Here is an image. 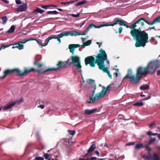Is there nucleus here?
<instances>
[{
	"label": "nucleus",
	"instance_id": "29",
	"mask_svg": "<svg viewBox=\"0 0 160 160\" xmlns=\"http://www.w3.org/2000/svg\"><path fill=\"white\" fill-rule=\"evenodd\" d=\"M86 2L84 0H83L82 1L79 2H78L77 3L75 6H81L82 5L85 4Z\"/></svg>",
	"mask_w": 160,
	"mask_h": 160
},
{
	"label": "nucleus",
	"instance_id": "20",
	"mask_svg": "<svg viewBox=\"0 0 160 160\" xmlns=\"http://www.w3.org/2000/svg\"><path fill=\"white\" fill-rule=\"evenodd\" d=\"M102 26H96L93 24L91 23L89 25L86 29L87 31L88 32L89 30L93 27H94L95 28H100L102 27Z\"/></svg>",
	"mask_w": 160,
	"mask_h": 160
},
{
	"label": "nucleus",
	"instance_id": "6",
	"mask_svg": "<svg viewBox=\"0 0 160 160\" xmlns=\"http://www.w3.org/2000/svg\"><path fill=\"white\" fill-rule=\"evenodd\" d=\"M70 59L71 60V61H69V64L73 65L75 67L78 72L79 73L81 72L82 66L81 65L80 57L78 56H72L71 57V59Z\"/></svg>",
	"mask_w": 160,
	"mask_h": 160
},
{
	"label": "nucleus",
	"instance_id": "2",
	"mask_svg": "<svg viewBox=\"0 0 160 160\" xmlns=\"http://www.w3.org/2000/svg\"><path fill=\"white\" fill-rule=\"evenodd\" d=\"M132 28L130 34L134 39L135 38L137 41L135 46L137 47H144L146 43L148 42V34L144 31L141 32L140 28L138 29Z\"/></svg>",
	"mask_w": 160,
	"mask_h": 160
},
{
	"label": "nucleus",
	"instance_id": "19",
	"mask_svg": "<svg viewBox=\"0 0 160 160\" xmlns=\"http://www.w3.org/2000/svg\"><path fill=\"white\" fill-rule=\"evenodd\" d=\"M28 40H25L24 42H22L21 41L18 42L17 43V44L18 45V48L19 50H21L23 48L24 46L22 44L25 43L26 42L28 41Z\"/></svg>",
	"mask_w": 160,
	"mask_h": 160
},
{
	"label": "nucleus",
	"instance_id": "64",
	"mask_svg": "<svg viewBox=\"0 0 160 160\" xmlns=\"http://www.w3.org/2000/svg\"><path fill=\"white\" fill-rule=\"evenodd\" d=\"M157 137L159 139H160V133H158L157 135Z\"/></svg>",
	"mask_w": 160,
	"mask_h": 160
},
{
	"label": "nucleus",
	"instance_id": "38",
	"mask_svg": "<svg viewBox=\"0 0 160 160\" xmlns=\"http://www.w3.org/2000/svg\"><path fill=\"white\" fill-rule=\"evenodd\" d=\"M10 46H11V44L10 45H4L2 44L0 49L1 50V49H4L5 48L8 47Z\"/></svg>",
	"mask_w": 160,
	"mask_h": 160
},
{
	"label": "nucleus",
	"instance_id": "32",
	"mask_svg": "<svg viewBox=\"0 0 160 160\" xmlns=\"http://www.w3.org/2000/svg\"><path fill=\"white\" fill-rule=\"evenodd\" d=\"M23 102V99L22 98H21V99H19V100H17L16 101L14 102H15V104L16 103H17L18 104H20L21 103H22Z\"/></svg>",
	"mask_w": 160,
	"mask_h": 160
},
{
	"label": "nucleus",
	"instance_id": "31",
	"mask_svg": "<svg viewBox=\"0 0 160 160\" xmlns=\"http://www.w3.org/2000/svg\"><path fill=\"white\" fill-rule=\"evenodd\" d=\"M143 105V103L142 102H138L135 103L133 104V105L137 106L138 107L142 106Z\"/></svg>",
	"mask_w": 160,
	"mask_h": 160
},
{
	"label": "nucleus",
	"instance_id": "22",
	"mask_svg": "<svg viewBox=\"0 0 160 160\" xmlns=\"http://www.w3.org/2000/svg\"><path fill=\"white\" fill-rule=\"evenodd\" d=\"M58 38H57V40L58 41L59 44H60L61 42V40H60V38H62L63 37L66 36L65 35V34H64V32L61 33L60 34H58Z\"/></svg>",
	"mask_w": 160,
	"mask_h": 160
},
{
	"label": "nucleus",
	"instance_id": "49",
	"mask_svg": "<svg viewBox=\"0 0 160 160\" xmlns=\"http://www.w3.org/2000/svg\"><path fill=\"white\" fill-rule=\"evenodd\" d=\"M13 45V46L12 47L13 48H18V45L17 44V43L13 44H11V45Z\"/></svg>",
	"mask_w": 160,
	"mask_h": 160
},
{
	"label": "nucleus",
	"instance_id": "58",
	"mask_svg": "<svg viewBox=\"0 0 160 160\" xmlns=\"http://www.w3.org/2000/svg\"><path fill=\"white\" fill-rule=\"evenodd\" d=\"M95 153H96V154H97V156H98L99 157V153L98 151H96L95 152Z\"/></svg>",
	"mask_w": 160,
	"mask_h": 160
},
{
	"label": "nucleus",
	"instance_id": "15",
	"mask_svg": "<svg viewBox=\"0 0 160 160\" xmlns=\"http://www.w3.org/2000/svg\"><path fill=\"white\" fill-rule=\"evenodd\" d=\"M15 104V103L13 102H10L8 104L4 106L2 108L3 110H6L11 108L12 107L14 106Z\"/></svg>",
	"mask_w": 160,
	"mask_h": 160
},
{
	"label": "nucleus",
	"instance_id": "59",
	"mask_svg": "<svg viewBox=\"0 0 160 160\" xmlns=\"http://www.w3.org/2000/svg\"><path fill=\"white\" fill-rule=\"evenodd\" d=\"M151 98V96L150 95L148 96L146 98L144 99V100H147L149 99H150Z\"/></svg>",
	"mask_w": 160,
	"mask_h": 160
},
{
	"label": "nucleus",
	"instance_id": "55",
	"mask_svg": "<svg viewBox=\"0 0 160 160\" xmlns=\"http://www.w3.org/2000/svg\"><path fill=\"white\" fill-rule=\"evenodd\" d=\"M152 132L151 131H149L147 132V135L150 136L152 135Z\"/></svg>",
	"mask_w": 160,
	"mask_h": 160
},
{
	"label": "nucleus",
	"instance_id": "12",
	"mask_svg": "<svg viewBox=\"0 0 160 160\" xmlns=\"http://www.w3.org/2000/svg\"><path fill=\"white\" fill-rule=\"evenodd\" d=\"M127 23L123 20H120L117 19L113 23L112 25H115L118 24H119L120 26L124 25L127 28H130V26L127 25Z\"/></svg>",
	"mask_w": 160,
	"mask_h": 160
},
{
	"label": "nucleus",
	"instance_id": "43",
	"mask_svg": "<svg viewBox=\"0 0 160 160\" xmlns=\"http://www.w3.org/2000/svg\"><path fill=\"white\" fill-rule=\"evenodd\" d=\"M91 155H92L91 153H89V152H88L87 153H86L85 155L82 156V157L85 158L86 157H87L88 156L90 157V156H91Z\"/></svg>",
	"mask_w": 160,
	"mask_h": 160
},
{
	"label": "nucleus",
	"instance_id": "37",
	"mask_svg": "<svg viewBox=\"0 0 160 160\" xmlns=\"http://www.w3.org/2000/svg\"><path fill=\"white\" fill-rule=\"evenodd\" d=\"M155 138H151L149 141L148 142V144H150L152 143L153 142L155 141Z\"/></svg>",
	"mask_w": 160,
	"mask_h": 160
},
{
	"label": "nucleus",
	"instance_id": "50",
	"mask_svg": "<svg viewBox=\"0 0 160 160\" xmlns=\"http://www.w3.org/2000/svg\"><path fill=\"white\" fill-rule=\"evenodd\" d=\"M41 7L42 8L44 9H47V8L50 7V5H41Z\"/></svg>",
	"mask_w": 160,
	"mask_h": 160
},
{
	"label": "nucleus",
	"instance_id": "40",
	"mask_svg": "<svg viewBox=\"0 0 160 160\" xmlns=\"http://www.w3.org/2000/svg\"><path fill=\"white\" fill-rule=\"evenodd\" d=\"M76 1H77V0H74V1H71L70 2H62L61 3L62 4L66 5L67 4L72 3L73 2H76Z\"/></svg>",
	"mask_w": 160,
	"mask_h": 160
},
{
	"label": "nucleus",
	"instance_id": "47",
	"mask_svg": "<svg viewBox=\"0 0 160 160\" xmlns=\"http://www.w3.org/2000/svg\"><path fill=\"white\" fill-rule=\"evenodd\" d=\"M86 160H97V158L95 157H92L90 158H87Z\"/></svg>",
	"mask_w": 160,
	"mask_h": 160
},
{
	"label": "nucleus",
	"instance_id": "7",
	"mask_svg": "<svg viewBox=\"0 0 160 160\" xmlns=\"http://www.w3.org/2000/svg\"><path fill=\"white\" fill-rule=\"evenodd\" d=\"M148 73L147 69L146 67H138L137 70L136 80L138 81V83L142 77L143 76L145 77Z\"/></svg>",
	"mask_w": 160,
	"mask_h": 160
},
{
	"label": "nucleus",
	"instance_id": "10",
	"mask_svg": "<svg viewBox=\"0 0 160 160\" xmlns=\"http://www.w3.org/2000/svg\"><path fill=\"white\" fill-rule=\"evenodd\" d=\"M132 73V71L131 69L128 70V72L127 75L124 78L126 79H127V78H129L130 79V81L131 82L133 81L136 83H138V81L136 80V76L133 75Z\"/></svg>",
	"mask_w": 160,
	"mask_h": 160
},
{
	"label": "nucleus",
	"instance_id": "28",
	"mask_svg": "<svg viewBox=\"0 0 160 160\" xmlns=\"http://www.w3.org/2000/svg\"><path fill=\"white\" fill-rule=\"evenodd\" d=\"M15 30V27L14 25L11 26L9 29L8 31L7 32L9 33H11L13 32Z\"/></svg>",
	"mask_w": 160,
	"mask_h": 160
},
{
	"label": "nucleus",
	"instance_id": "24",
	"mask_svg": "<svg viewBox=\"0 0 160 160\" xmlns=\"http://www.w3.org/2000/svg\"><path fill=\"white\" fill-rule=\"evenodd\" d=\"M149 85L147 84L142 85L140 87V89L142 90L148 89L149 88Z\"/></svg>",
	"mask_w": 160,
	"mask_h": 160
},
{
	"label": "nucleus",
	"instance_id": "27",
	"mask_svg": "<svg viewBox=\"0 0 160 160\" xmlns=\"http://www.w3.org/2000/svg\"><path fill=\"white\" fill-rule=\"evenodd\" d=\"M44 10H43L39 8H37L32 12V13H33L36 12H38L40 13H42L43 12H44Z\"/></svg>",
	"mask_w": 160,
	"mask_h": 160
},
{
	"label": "nucleus",
	"instance_id": "57",
	"mask_svg": "<svg viewBox=\"0 0 160 160\" xmlns=\"http://www.w3.org/2000/svg\"><path fill=\"white\" fill-rule=\"evenodd\" d=\"M155 125V124L154 122H152V123H151V124H150L149 125V127L150 128H152V127L154 125Z\"/></svg>",
	"mask_w": 160,
	"mask_h": 160
},
{
	"label": "nucleus",
	"instance_id": "45",
	"mask_svg": "<svg viewBox=\"0 0 160 160\" xmlns=\"http://www.w3.org/2000/svg\"><path fill=\"white\" fill-rule=\"evenodd\" d=\"M88 32V31H87V29H86V30L85 31H84V32H82V33L79 32V34H80V35H86Z\"/></svg>",
	"mask_w": 160,
	"mask_h": 160
},
{
	"label": "nucleus",
	"instance_id": "33",
	"mask_svg": "<svg viewBox=\"0 0 160 160\" xmlns=\"http://www.w3.org/2000/svg\"><path fill=\"white\" fill-rule=\"evenodd\" d=\"M36 40V41L37 42L39 45L41 46H46L45 45V43L43 44H42V41L41 40Z\"/></svg>",
	"mask_w": 160,
	"mask_h": 160
},
{
	"label": "nucleus",
	"instance_id": "42",
	"mask_svg": "<svg viewBox=\"0 0 160 160\" xmlns=\"http://www.w3.org/2000/svg\"><path fill=\"white\" fill-rule=\"evenodd\" d=\"M113 23L109 24V23H105L103 25H100V26H101L102 27H103V26H113L114 25H112Z\"/></svg>",
	"mask_w": 160,
	"mask_h": 160
},
{
	"label": "nucleus",
	"instance_id": "26",
	"mask_svg": "<svg viewBox=\"0 0 160 160\" xmlns=\"http://www.w3.org/2000/svg\"><path fill=\"white\" fill-rule=\"evenodd\" d=\"M92 43V41L91 40H89L87 41L86 42H84L83 43V44L81 46V47H82L84 46V47H85L86 46H88L90 45Z\"/></svg>",
	"mask_w": 160,
	"mask_h": 160
},
{
	"label": "nucleus",
	"instance_id": "1",
	"mask_svg": "<svg viewBox=\"0 0 160 160\" xmlns=\"http://www.w3.org/2000/svg\"><path fill=\"white\" fill-rule=\"evenodd\" d=\"M96 60L95 62V58L92 56H88L85 59V64L86 66L89 64L90 66L92 67L95 66L96 63H97L99 69L102 70L104 72H106L109 78H112V75L110 74L108 71V68L109 66V61H107V65L105 67L104 65V62L107 58V55L105 51L102 49H100L99 53L96 57Z\"/></svg>",
	"mask_w": 160,
	"mask_h": 160
},
{
	"label": "nucleus",
	"instance_id": "36",
	"mask_svg": "<svg viewBox=\"0 0 160 160\" xmlns=\"http://www.w3.org/2000/svg\"><path fill=\"white\" fill-rule=\"evenodd\" d=\"M8 20L6 16H4L2 18V20L3 21V24H5L7 22Z\"/></svg>",
	"mask_w": 160,
	"mask_h": 160
},
{
	"label": "nucleus",
	"instance_id": "54",
	"mask_svg": "<svg viewBox=\"0 0 160 160\" xmlns=\"http://www.w3.org/2000/svg\"><path fill=\"white\" fill-rule=\"evenodd\" d=\"M134 144V142H129V143H127V145L129 146V145H133Z\"/></svg>",
	"mask_w": 160,
	"mask_h": 160
},
{
	"label": "nucleus",
	"instance_id": "63",
	"mask_svg": "<svg viewBox=\"0 0 160 160\" xmlns=\"http://www.w3.org/2000/svg\"><path fill=\"white\" fill-rule=\"evenodd\" d=\"M48 14H53V12L52 11H48L47 12Z\"/></svg>",
	"mask_w": 160,
	"mask_h": 160
},
{
	"label": "nucleus",
	"instance_id": "61",
	"mask_svg": "<svg viewBox=\"0 0 160 160\" xmlns=\"http://www.w3.org/2000/svg\"><path fill=\"white\" fill-rule=\"evenodd\" d=\"M53 14H57L58 13V12L57 11H53Z\"/></svg>",
	"mask_w": 160,
	"mask_h": 160
},
{
	"label": "nucleus",
	"instance_id": "17",
	"mask_svg": "<svg viewBox=\"0 0 160 160\" xmlns=\"http://www.w3.org/2000/svg\"><path fill=\"white\" fill-rule=\"evenodd\" d=\"M96 112H98V109L97 108H95L91 110L87 109L84 111L85 114L88 115Z\"/></svg>",
	"mask_w": 160,
	"mask_h": 160
},
{
	"label": "nucleus",
	"instance_id": "3",
	"mask_svg": "<svg viewBox=\"0 0 160 160\" xmlns=\"http://www.w3.org/2000/svg\"><path fill=\"white\" fill-rule=\"evenodd\" d=\"M113 86V84L108 85L106 88H103L101 92L97 93L93 98L91 96H90L89 98L90 101H88V102L90 103L98 102L99 100L104 96L107 91H109L110 90V88H112L114 87Z\"/></svg>",
	"mask_w": 160,
	"mask_h": 160
},
{
	"label": "nucleus",
	"instance_id": "21",
	"mask_svg": "<svg viewBox=\"0 0 160 160\" xmlns=\"http://www.w3.org/2000/svg\"><path fill=\"white\" fill-rule=\"evenodd\" d=\"M96 147L95 145L94 144H92L88 150L87 152L89 153H91V152L93 151L95 149Z\"/></svg>",
	"mask_w": 160,
	"mask_h": 160
},
{
	"label": "nucleus",
	"instance_id": "56",
	"mask_svg": "<svg viewBox=\"0 0 160 160\" xmlns=\"http://www.w3.org/2000/svg\"><path fill=\"white\" fill-rule=\"evenodd\" d=\"M87 38H81V39L82 40V42H84L85 41V40Z\"/></svg>",
	"mask_w": 160,
	"mask_h": 160
},
{
	"label": "nucleus",
	"instance_id": "11",
	"mask_svg": "<svg viewBox=\"0 0 160 160\" xmlns=\"http://www.w3.org/2000/svg\"><path fill=\"white\" fill-rule=\"evenodd\" d=\"M87 82L89 83V86L91 87L90 89L93 94L91 97L93 98L95 96L94 94L95 93V91L96 89V86L94 83V80L92 79H88Z\"/></svg>",
	"mask_w": 160,
	"mask_h": 160
},
{
	"label": "nucleus",
	"instance_id": "44",
	"mask_svg": "<svg viewBox=\"0 0 160 160\" xmlns=\"http://www.w3.org/2000/svg\"><path fill=\"white\" fill-rule=\"evenodd\" d=\"M50 155L49 154L47 153H45L43 155V157L45 158L46 159H48Z\"/></svg>",
	"mask_w": 160,
	"mask_h": 160
},
{
	"label": "nucleus",
	"instance_id": "30",
	"mask_svg": "<svg viewBox=\"0 0 160 160\" xmlns=\"http://www.w3.org/2000/svg\"><path fill=\"white\" fill-rule=\"evenodd\" d=\"M152 160H160L158 156L156 153H154L153 154V158Z\"/></svg>",
	"mask_w": 160,
	"mask_h": 160
},
{
	"label": "nucleus",
	"instance_id": "51",
	"mask_svg": "<svg viewBox=\"0 0 160 160\" xmlns=\"http://www.w3.org/2000/svg\"><path fill=\"white\" fill-rule=\"evenodd\" d=\"M38 107L40 108L41 109H43L44 108V105H40L38 106Z\"/></svg>",
	"mask_w": 160,
	"mask_h": 160
},
{
	"label": "nucleus",
	"instance_id": "39",
	"mask_svg": "<svg viewBox=\"0 0 160 160\" xmlns=\"http://www.w3.org/2000/svg\"><path fill=\"white\" fill-rule=\"evenodd\" d=\"M143 158L148 160L151 158V155L150 154L148 155H144L143 156Z\"/></svg>",
	"mask_w": 160,
	"mask_h": 160
},
{
	"label": "nucleus",
	"instance_id": "35",
	"mask_svg": "<svg viewBox=\"0 0 160 160\" xmlns=\"http://www.w3.org/2000/svg\"><path fill=\"white\" fill-rule=\"evenodd\" d=\"M68 133L71 135H74L75 134V130H68Z\"/></svg>",
	"mask_w": 160,
	"mask_h": 160
},
{
	"label": "nucleus",
	"instance_id": "14",
	"mask_svg": "<svg viewBox=\"0 0 160 160\" xmlns=\"http://www.w3.org/2000/svg\"><path fill=\"white\" fill-rule=\"evenodd\" d=\"M66 36L71 35L74 36L80 35L79 32L76 31H71L69 32H64Z\"/></svg>",
	"mask_w": 160,
	"mask_h": 160
},
{
	"label": "nucleus",
	"instance_id": "60",
	"mask_svg": "<svg viewBox=\"0 0 160 160\" xmlns=\"http://www.w3.org/2000/svg\"><path fill=\"white\" fill-rule=\"evenodd\" d=\"M157 75L158 76L160 75V70H158L157 71Z\"/></svg>",
	"mask_w": 160,
	"mask_h": 160
},
{
	"label": "nucleus",
	"instance_id": "25",
	"mask_svg": "<svg viewBox=\"0 0 160 160\" xmlns=\"http://www.w3.org/2000/svg\"><path fill=\"white\" fill-rule=\"evenodd\" d=\"M144 147V146L143 145L142 143H140L137 144L135 146V148L137 149H139Z\"/></svg>",
	"mask_w": 160,
	"mask_h": 160
},
{
	"label": "nucleus",
	"instance_id": "52",
	"mask_svg": "<svg viewBox=\"0 0 160 160\" xmlns=\"http://www.w3.org/2000/svg\"><path fill=\"white\" fill-rule=\"evenodd\" d=\"M15 2L17 4H19L21 3L20 0H15Z\"/></svg>",
	"mask_w": 160,
	"mask_h": 160
},
{
	"label": "nucleus",
	"instance_id": "41",
	"mask_svg": "<svg viewBox=\"0 0 160 160\" xmlns=\"http://www.w3.org/2000/svg\"><path fill=\"white\" fill-rule=\"evenodd\" d=\"M145 148V150L148 151L149 152L151 151L152 150V149L150 148L148 145H146L144 147Z\"/></svg>",
	"mask_w": 160,
	"mask_h": 160
},
{
	"label": "nucleus",
	"instance_id": "53",
	"mask_svg": "<svg viewBox=\"0 0 160 160\" xmlns=\"http://www.w3.org/2000/svg\"><path fill=\"white\" fill-rule=\"evenodd\" d=\"M122 27H120L119 28V33H121L122 31Z\"/></svg>",
	"mask_w": 160,
	"mask_h": 160
},
{
	"label": "nucleus",
	"instance_id": "18",
	"mask_svg": "<svg viewBox=\"0 0 160 160\" xmlns=\"http://www.w3.org/2000/svg\"><path fill=\"white\" fill-rule=\"evenodd\" d=\"M58 38V36H57L56 35H53L50 36L45 41V45H47L48 44L50 40H51L52 39H57Z\"/></svg>",
	"mask_w": 160,
	"mask_h": 160
},
{
	"label": "nucleus",
	"instance_id": "48",
	"mask_svg": "<svg viewBox=\"0 0 160 160\" xmlns=\"http://www.w3.org/2000/svg\"><path fill=\"white\" fill-rule=\"evenodd\" d=\"M80 15V13H78L77 14H72L71 16L74 17H78Z\"/></svg>",
	"mask_w": 160,
	"mask_h": 160
},
{
	"label": "nucleus",
	"instance_id": "23",
	"mask_svg": "<svg viewBox=\"0 0 160 160\" xmlns=\"http://www.w3.org/2000/svg\"><path fill=\"white\" fill-rule=\"evenodd\" d=\"M158 23H160V16L155 19L153 21L151 22V24L152 25L154 24Z\"/></svg>",
	"mask_w": 160,
	"mask_h": 160
},
{
	"label": "nucleus",
	"instance_id": "34",
	"mask_svg": "<svg viewBox=\"0 0 160 160\" xmlns=\"http://www.w3.org/2000/svg\"><path fill=\"white\" fill-rule=\"evenodd\" d=\"M78 123L74 121H71L70 124L73 126H75Z\"/></svg>",
	"mask_w": 160,
	"mask_h": 160
},
{
	"label": "nucleus",
	"instance_id": "4",
	"mask_svg": "<svg viewBox=\"0 0 160 160\" xmlns=\"http://www.w3.org/2000/svg\"><path fill=\"white\" fill-rule=\"evenodd\" d=\"M35 71V69L33 68L29 69L25 68L24 72L22 71L18 68H15L12 70H7L4 72V76L0 77V79H3L8 75L12 74L14 72H17V74L20 76H22L28 72Z\"/></svg>",
	"mask_w": 160,
	"mask_h": 160
},
{
	"label": "nucleus",
	"instance_id": "8",
	"mask_svg": "<svg viewBox=\"0 0 160 160\" xmlns=\"http://www.w3.org/2000/svg\"><path fill=\"white\" fill-rule=\"evenodd\" d=\"M158 67V65L157 62L155 61H151L148 63L146 68L147 69L148 73H150L151 74H152Z\"/></svg>",
	"mask_w": 160,
	"mask_h": 160
},
{
	"label": "nucleus",
	"instance_id": "13",
	"mask_svg": "<svg viewBox=\"0 0 160 160\" xmlns=\"http://www.w3.org/2000/svg\"><path fill=\"white\" fill-rule=\"evenodd\" d=\"M80 47H81L80 45L78 44H70L68 45V48L72 54L74 55L75 49Z\"/></svg>",
	"mask_w": 160,
	"mask_h": 160
},
{
	"label": "nucleus",
	"instance_id": "46",
	"mask_svg": "<svg viewBox=\"0 0 160 160\" xmlns=\"http://www.w3.org/2000/svg\"><path fill=\"white\" fill-rule=\"evenodd\" d=\"M36 160H44V158L43 157H37L35 158Z\"/></svg>",
	"mask_w": 160,
	"mask_h": 160
},
{
	"label": "nucleus",
	"instance_id": "9",
	"mask_svg": "<svg viewBox=\"0 0 160 160\" xmlns=\"http://www.w3.org/2000/svg\"><path fill=\"white\" fill-rule=\"evenodd\" d=\"M144 22H146L148 25H152L151 24H151V22H149L148 21L146 20L144 18L142 17L137 21L135 23L132 24L130 26V28L132 29V28H136L137 26V24H140L141 26H143L144 25Z\"/></svg>",
	"mask_w": 160,
	"mask_h": 160
},
{
	"label": "nucleus",
	"instance_id": "62",
	"mask_svg": "<svg viewBox=\"0 0 160 160\" xmlns=\"http://www.w3.org/2000/svg\"><path fill=\"white\" fill-rule=\"evenodd\" d=\"M96 43L98 44L99 45V48H100V47H101V45H102V43H101V42H96Z\"/></svg>",
	"mask_w": 160,
	"mask_h": 160
},
{
	"label": "nucleus",
	"instance_id": "16",
	"mask_svg": "<svg viewBox=\"0 0 160 160\" xmlns=\"http://www.w3.org/2000/svg\"><path fill=\"white\" fill-rule=\"evenodd\" d=\"M27 9V4L24 3L16 9L17 11L23 12L25 11Z\"/></svg>",
	"mask_w": 160,
	"mask_h": 160
},
{
	"label": "nucleus",
	"instance_id": "5",
	"mask_svg": "<svg viewBox=\"0 0 160 160\" xmlns=\"http://www.w3.org/2000/svg\"><path fill=\"white\" fill-rule=\"evenodd\" d=\"M70 60V59H68L67 61H64V62H59L57 65V68H51L47 69L46 70H45L43 71H42L41 70H38V72L39 74H44L45 72L52 71H56L59 70L61 68H64L66 67L67 65V63L69 62V61Z\"/></svg>",
	"mask_w": 160,
	"mask_h": 160
}]
</instances>
